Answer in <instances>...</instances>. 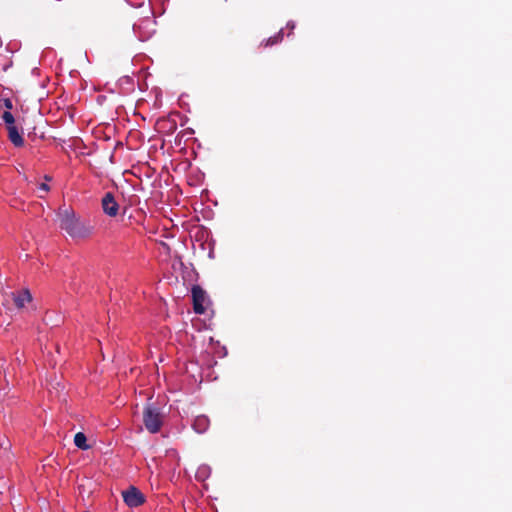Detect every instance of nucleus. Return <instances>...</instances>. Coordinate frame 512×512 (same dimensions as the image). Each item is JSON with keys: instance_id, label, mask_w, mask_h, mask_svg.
<instances>
[{"instance_id": "15", "label": "nucleus", "mask_w": 512, "mask_h": 512, "mask_svg": "<svg viewBox=\"0 0 512 512\" xmlns=\"http://www.w3.org/2000/svg\"><path fill=\"white\" fill-rule=\"evenodd\" d=\"M39 72V68L35 67L33 70H32V73L33 74H38Z\"/></svg>"}, {"instance_id": "10", "label": "nucleus", "mask_w": 512, "mask_h": 512, "mask_svg": "<svg viewBox=\"0 0 512 512\" xmlns=\"http://www.w3.org/2000/svg\"><path fill=\"white\" fill-rule=\"evenodd\" d=\"M2 119L4 120V122L6 123L7 127L8 126H14L15 125V119H14V116L11 112L9 111H5L2 115Z\"/></svg>"}, {"instance_id": "7", "label": "nucleus", "mask_w": 512, "mask_h": 512, "mask_svg": "<svg viewBox=\"0 0 512 512\" xmlns=\"http://www.w3.org/2000/svg\"><path fill=\"white\" fill-rule=\"evenodd\" d=\"M7 131H8V138L11 141V143L16 147H22L24 144V139H23L21 133L19 132L18 128L15 125L8 126Z\"/></svg>"}, {"instance_id": "12", "label": "nucleus", "mask_w": 512, "mask_h": 512, "mask_svg": "<svg viewBox=\"0 0 512 512\" xmlns=\"http://www.w3.org/2000/svg\"><path fill=\"white\" fill-rule=\"evenodd\" d=\"M2 107L11 110L13 108L12 101L9 98L2 99L0 101V108Z\"/></svg>"}, {"instance_id": "11", "label": "nucleus", "mask_w": 512, "mask_h": 512, "mask_svg": "<svg viewBox=\"0 0 512 512\" xmlns=\"http://www.w3.org/2000/svg\"><path fill=\"white\" fill-rule=\"evenodd\" d=\"M282 40V31L277 33L275 36L270 37L267 39L265 46H271L274 45Z\"/></svg>"}, {"instance_id": "8", "label": "nucleus", "mask_w": 512, "mask_h": 512, "mask_svg": "<svg viewBox=\"0 0 512 512\" xmlns=\"http://www.w3.org/2000/svg\"><path fill=\"white\" fill-rule=\"evenodd\" d=\"M210 421L208 417L204 415L197 416L193 422V429L197 433H204L209 427Z\"/></svg>"}, {"instance_id": "5", "label": "nucleus", "mask_w": 512, "mask_h": 512, "mask_svg": "<svg viewBox=\"0 0 512 512\" xmlns=\"http://www.w3.org/2000/svg\"><path fill=\"white\" fill-rule=\"evenodd\" d=\"M193 310L196 314H204L206 311L205 302L207 299L206 292L199 286L194 285L191 290Z\"/></svg>"}, {"instance_id": "4", "label": "nucleus", "mask_w": 512, "mask_h": 512, "mask_svg": "<svg viewBox=\"0 0 512 512\" xmlns=\"http://www.w3.org/2000/svg\"><path fill=\"white\" fill-rule=\"evenodd\" d=\"M122 497L125 504L129 507H139L145 502L143 493L134 486H130L127 490L123 491Z\"/></svg>"}, {"instance_id": "13", "label": "nucleus", "mask_w": 512, "mask_h": 512, "mask_svg": "<svg viewBox=\"0 0 512 512\" xmlns=\"http://www.w3.org/2000/svg\"><path fill=\"white\" fill-rule=\"evenodd\" d=\"M119 82L121 85L123 84H132L133 78L129 75H125L122 78L119 79Z\"/></svg>"}, {"instance_id": "9", "label": "nucleus", "mask_w": 512, "mask_h": 512, "mask_svg": "<svg viewBox=\"0 0 512 512\" xmlns=\"http://www.w3.org/2000/svg\"><path fill=\"white\" fill-rule=\"evenodd\" d=\"M74 444L81 450H88L90 446L87 444V438L84 433L78 432L74 436Z\"/></svg>"}, {"instance_id": "6", "label": "nucleus", "mask_w": 512, "mask_h": 512, "mask_svg": "<svg viewBox=\"0 0 512 512\" xmlns=\"http://www.w3.org/2000/svg\"><path fill=\"white\" fill-rule=\"evenodd\" d=\"M101 205H102L103 212L106 215H108L110 217H115L118 214L119 204L117 203L113 193H111V192L105 193L101 200Z\"/></svg>"}, {"instance_id": "1", "label": "nucleus", "mask_w": 512, "mask_h": 512, "mask_svg": "<svg viewBox=\"0 0 512 512\" xmlns=\"http://www.w3.org/2000/svg\"><path fill=\"white\" fill-rule=\"evenodd\" d=\"M58 218L60 228L72 238H85L92 233V227L82 222L72 208H61Z\"/></svg>"}, {"instance_id": "2", "label": "nucleus", "mask_w": 512, "mask_h": 512, "mask_svg": "<svg viewBox=\"0 0 512 512\" xmlns=\"http://www.w3.org/2000/svg\"><path fill=\"white\" fill-rule=\"evenodd\" d=\"M143 423L150 433H158L163 425V414L154 403H147L143 409Z\"/></svg>"}, {"instance_id": "3", "label": "nucleus", "mask_w": 512, "mask_h": 512, "mask_svg": "<svg viewBox=\"0 0 512 512\" xmlns=\"http://www.w3.org/2000/svg\"><path fill=\"white\" fill-rule=\"evenodd\" d=\"M3 297L5 302L11 300L18 309H22L26 303L32 301V295L28 289H23L19 292L4 293Z\"/></svg>"}, {"instance_id": "14", "label": "nucleus", "mask_w": 512, "mask_h": 512, "mask_svg": "<svg viewBox=\"0 0 512 512\" xmlns=\"http://www.w3.org/2000/svg\"><path fill=\"white\" fill-rule=\"evenodd\" d=\"M39 190L47 193L50 190V187L46 183H41L38 187Z\"/></svg>"}]
</instances>
